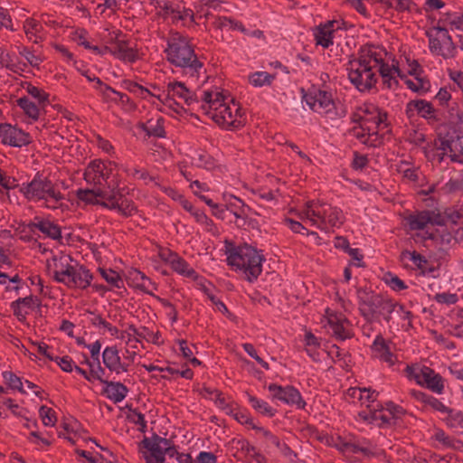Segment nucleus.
I'll list each match as a JSON object with an SVG mask.
<instances>
[{"label": "nucleus", "mask_w": 463, "mask_h": 463, "mask_svg": "<svg viewBox=\"0 0 463 463\" xmlns=\"http://www.w3.org/2000/svg\"><path fill=\"white\" fill-rule=\"evenodd\" d=\"M387 52L374 45H366L360 49L358 57L350 60L346 65L348 79L359 91H368L377 82L379 72L383 82L392 89L398 85L396 76L400 71L394 64L390 65Z\"/></svg>", "instance_id": "f257e3e1"}, {"label": "nucleus", "mask_w": 463, "mask_h": 463, "mask_svg": "<svg viewBox=\"0 0 463 463\" xmlns=\"http://www.w3.org/2000/svg\"><path fill=\"white\" fill-rule=\"evenodd\" d=\"M202 101V109L219 126L226 129H237L244 125L245 117L239 103L222 92L203 91Z\"/></svg>", "instance_id": "f03ea898"}, {"label": "nucleus", "mask_w": 463, "mask_h": 463, "mask_svg": "<svg viewBox=\"0 0 463 463\" xmlns=\"http://www.w3.org/2000/svg\"><path fill=\"white\" fill-rule=\"evenodd\" d=\"M77 198L91 205H101L110 210H117L125 216L131 215L135 206L131 201L127 200L119 190V181L112 180L107 189H79Z\"/></svg>", "instance_id": "7ed1b4c3"}, {"label": "nucleus", "mask_w": 463, "mask_h": 463, "mask_svg": "<svg viewBox=\"0 0 463 463\" xmlns=\"http://www.w3.org/2000/svg\"><path fill=\"white\" fill-rule=\"evenodd\" d=\"M299 218L320 230H326L327 226L339 227L345 222L340 208L320 201L307 202L305 209L299 213Z\"/></svg>", "instance_id": "20e7f679"}, {"label": "nucleus", "mask_w": 463, "mask_h": 463, "mask_svg": "<svg viewBox=\"0 0 463 463\" xmlns=\"http://www.w3.org/2000/svg\"><path fill=\"white\" fill-rule=\"evenodd\" d=\"M167 60L175 66L189 70L192 77H198L203 63L197 59L188 39L178 33L168 40Z\"/></svg>", "instance_id": "39448f33"}, {"label": "nucleus", "mask_w": 463, "mask_h": 463, "mask_svg": "<svg viewBox=\"0 0 463 463\" xmlns=\"http://www.w3.org/2000/svg\"><path fill=\"white\" fill-rule=\"evenodd\" d=\"M24 197L32 202H43L50 209H57L64 199L59 186L46 177L36 175L20 189Z\"/></svg>", "instance_id": "423d86ee"}, {"label": "nucleus", "mask_w": 463, "mask_h": 463, "mask_svg": "<svg viewBox=\"0 0 463 463\" xmlns=\"http://www.w3.org/2000/svg\"><path fill=\"white\" fill-rule=\"evenodd\" d=\"M139 448L146 449L144 452L146 463H165V455L169 458L176 457L179 463H191L193 460L190 454L179 453L172 439L161 436H145Z\"/></svg>", "instance_id": "0eeeda50"}, {"label": "nucleus", "mask_w": 463, "mask_h": 463, "mask_svg": "<svg viewBox=\"0 0 463 463\" xmlns=\"http://www.w3.org/2000/svg\"><path fill=\"white\" fill-rule=\"evenodd\" d=\"M264 260L263 255L248 244L232 250L227 257L228 264L242 270L249 282H253L261 274Z\"/></svg>", "instance_id": "6e6552de"}, {"label": "nucleus", "mask_w": 463, "mask_h": 463, "mask_svg": "<svg viewBox=\"0 0 463 463\" xmlns=\"http://www.w3.org/2000/svg\"><path fill=\"white\" fill-rule=\"evenodd\" d=\"M357 295L359 311L369 323L380 317H383L386 322H390L393 311L401 310L398 303L381 295L371 294L362 288L357 289Z\"/></svg>", "instance_id": "1a4fd4ad"}, {"label": "nucleus", "mask_w": 463, "mask_h": 463, "mask_svg": "<svg viewBox=\"0 0 463 463\" xmlns=\"http://www.w3.org/2000/svg\"><path fill=\"white\" fill-rule=\"evenodd\" d=\"M157 99L175 112H179L184 105L192 106L199 102L192 91L179 81L168 83L166 90L157 95Z\"/></svg>", "instance_id": "9d476101"}, {"label": "nucleus", "mask_w": 463, "mask_h": 463, "mask_svg": "<svg viewBox=\"0 0 463 463\" xmlns=\"http://www.w3.org/2000/svg\"><path fill=\"white\" fill-rule=\"evenodd\" d=\"M406 373L408 378L415 380L418 384L426 386L434 392L441 393L444 390L442 377L428 366H407Z\"/></svg>", "instance_id": "9b49d317"}, {"label": "nucleus", "mask_w": 463, "mask_h": 463, "mask_svg": "<svg viewBox=\"0 0 463 463\" xmlns=\"http://www.w3.org/2000/svg\"><path fill=\"white\" fill-rule=\"evenodd\" d=\"M84 180L95 186L107 184L109 190V183L112 180H118L113 174L111 163H105L100 160L91 161L84 171Z\"/></svg>", "instance_id": "f8f14e48"}, {"label": "nucleus", "mask_w": 463, "mask_h": 463, "mask_svg": "<svg viewBox=\"0 0 463 463\" xmlns=\"http://www.w3.org/2000/svg\"><path fill=\"white\" fill-rule=\"evenodd\" d=\"M314 438L315 440L326 446L336 448L346 457L357 452H362L366 457L373 455L369 449L347 441L343 436H314Z\"/></svg>", "instance_id": "ddd939ff"}, {"label": "nucleus", "mask_w": 463, "mask_h": 463, "mask_svg": "<svg viewBox=\"0 0 463 463\" xmlns=\"http://www.w3.org/2000/svg\"><path fill=\"white\" fill-rule=\"evenodd\" d=\"M121 33L119 31L109 33V38L107 43L113 44V49L110 50V53L117 59L125 62H134L137 58V51L129 46L128 41L120 39Z\"/></svg>", "instance_id": "4468645a"}, {"label": "nucleus", "mask_w": 463, "mask_h": 463, "mask_svg": "<svg viewBox=\"0 0 463 463\" xmlns=\"http://www.w3.org/2000/svg\"><path fill=\"white\" fill-rule=\"evenodd\" d=\"M304 98L309 108L317 113L327 114L335 109L332 94L326 90H314Z\"/></svg>", "instance_id": "2eb2a0df"}, {"label": "nucleus", "mask_w": 463, "mask_h": 463, "mask_svg": "<svg viewBox=\"0 0 463 463\" xmlns=\"http://www.w3.org/2000/svg\"><path fill=\"white\" fill-rule=\"evenodd\" d=\"M364 115L360 116V123L364 126V129L368 132L378 134V130L387 128V115L382 113L376 107L370 105L365 106L363 110Z\"/></svg>", "instance_id": "dca6fc26"}, {"label": "nucleus", "mask_w": 463, "mask_h": 463, "mask_svg": "<svg viewBox=\"0 0 463 463\" xmlns=\"http://www.w3.org/2000/svg\"><path fill=\"white\" fill-rule=\"evenodd\" d=\"M268 389L273 399L279 400L288 405H295L298 409H304L306 406V402L302 399L300 392L291 385L282 387L271 383L269 385Z\"/></svg>", "instance_id": "f3484780"}, {"label": "nucleus", "mask_w": 463, "mask_h": 463, "mask_svg": "<svg viewBox=\"0 0 463 463\" xmlns=\"http://www.w3.org/2000/svg\"><path fill=\"white\" fill-rule=\"evenodd\" d=\"M400 412V409L393 407V411L392 410H370L369 412L361 411L359 416L364 420L369 421L370 423L378 426L380 428H385L387 426L395 425L398 420V417L396 413Z\"/></svg>", "instance_id": "a211bd4d"}, {"label": "nucleus", "mask_w": 463, "mask_h": 463, "mask_svg": "<svg viewBox=\"0 0 463 463\" xmlns=\"http://www.w3.org/2000/svg\"><path fill=\"white\" fill-rule=\"evenodd\" d=\"M0 139L5 145L18 147L31 143L28 133L10 124L0 125Z\"/></svg>", "instance_id": "6ab92c4d"}, {"label": "nucleus", "mask_w": 463, "mask_h": 463, "mask_svg": "<svg viewBox=\"0 0 463 463\" xmlns=\"http://www.w3.org/2000/svg\"><path fill=\"white\" fill-rule=\"evenodd\" d=\"M327 325L336 339L344 341L352 338L354 335L350 322L342 314H328Z\"/></svg>", "instance_id": "aec40b11"}, {"label": "nucleus", "mask_w": 463, "mask_h": 463, "mask_svg": "<svg viewBox=\"0 0 463 463\" xmlns=\"http://www.w3.org/2000/svg\"><path fill=\"white\" fill-rule=\"evenodd\" d=\"M104 365L112 373L119 374L128 371V364L121 362L118 350L116 346H108L102 354Z\"/></svg>", "instance_id": "412c9836"}, {"label": "nucleus", "mask_w": 463, "mask_h": 463, "mask_svg": "<svg viewBox=\"0 0 463 463\" xmlns=\"http://www.w3.org/2000/svg\"><path fill=\"white\" fill-rule=\"evenodd\" d=\"M414 111L418 113L421 118L436 122L439 120L436 109L432 104L424 99L411 100L406 106V114L408 117H412Z\"/></svg>", "instance_id": "4be33fe9"}, {"label": "nucleus", "mask_w": 463, "mask_h": 463, "mask_svg": "<svg viewBox=\"0 0 463 463\" xmlns=\"http://www.w3.org/2000/svg\"><path fill=\"white\" fill-rule=\"evenodd\" d=\"M74 267L75 266L70 264V259L68 257L53 259V279L68 286L72 272L74 271Z\"/></svg>", "instance_id": "5701e85b"}, {"label": "nucleus", "mask_w": 463, "mask_h": 463, "mask_svg": "<svg viewBox=\"0 0 463 463\" xmlns=\"http://www.w3.org/2000/svg\"><path fill=\"white\" fill-rule=\"evenodd\" d=\"M161 258L165 259L171 265V268L178 274L190 278L196 279L197 275L195 270L190 267V265L176 253L168 251V256L165 257V254H160Z\"/></svg>", "instance_id": "b1692460"}, {"label": "nucleus", "mask_w": 463, "mask_h": 463, "mask_svg": "<svg viewBox=\"0 0 463 463\" xmlns=\"http://www.w3.org/2000/svg\"><path fill=\"white\" fill-rule=\"evenodd\" d=\"M97 380L100 381L106 385L103 392L107 398L113 401L114 402H120L127 396L128 390L123 383L118 382L105 381L100 376H97Z\"/></svg>", "instance_id": "393cba45"}, {"label": "nucleus", "mask_w": 463, "mask_h": 463, "mask_svg": "<svg viewBox=\"0 0 463 463\" xmlns=\"http://www.w3.org/2000/svg\"><path fill=\"white\" fill-rule=\"evenodd\" d=\"M372 349L376 358L387 363L390 366L396 363V356L391 352L390 347L382 335L376 336Z\"/></svg>", "instance_id": "a878e982"}, {"label": "nucleus", "mask_w": 463, "mask_h": 463, "mask_svg": "<svg viewBox=\"0 0 463 463\" xmlns=\"http://www.w3.org/2000/svg\"><path fill=\"white\" fill-rule=\"evenodd\" d=\"M137 128L145 131L148 137H164L165 136L162 117L150 118L146 122H139Z\"/></svg>", "instance_id": "bb28decb"}, {"label": "nucleus", "mask_w": 463, "mask_h": 463, "mask_svg": "<svg viewBox=\"0 0 463 463\" xmlns=\"http://www.w3.org/2000/svg\"><path fill=\"white\" fill-rule=\"evenodd\" d=\"M441 146L443 150L449 149V156L452 162L463 164V136L451 141H442Z\"/></svg>", "instance_id": "cd10ccee"}, {"label": "nucleus", "mask_w": 463, "mask_h": 463, "mask_svg": "<svg viewBox=\"0 0 463 463\" xmlns=\"http://www.w3.org/2000/svg\"><path fill=\"white\" fill-rule=\"evenodd\" d=\"M92 275L90 270L83 266L75 265L71 279H70V288H86L90 286Z\"/></svg>", "instance_id": "c85d7f7f"}, {"label": "nucleus", "mask_w": 463, "mask_h": 463, "mask_svg": "<svg viewBox=\"0 0 463 463\" xmlns=\"http://www.w3.org/2000/svg\"><path fill=\"white\" fill-rule=\"evenodd\" d=\"M350 133L364 145L369 146H377L381 143V138L378 134L368 132L364 129V126L360 123L359 126L354 127Z\"/></svg>", "instance_id": "c756f323"}, {"label": "nucleus", "mask_w": 463, "mask_h": 463, "mask_svg": "<svg viewBox=\"0 0 463 463\" xmlns=\"http://www.w3.org/2000/svg\"><path fill=\"white\" fill-rule=\"evenodd\" d=\"M128 341L131 340L130 336L134 335L136 336L135 340L139 342L141 338L146 339L149 342H152L156 345H160L161 335L157 332H153L146 327H142L140 330L137 329L135 326L130 325L128 328Z\"/></svg>", "instance_id": "7c9ffc66"}, {"label": "nucleus", "mask_w": 463, "mask_h": 463, "mask_svg": "<svg viewBox=\"0 0 463 463\" xmlns=\"http://www.w3.org/2000/svg\"><path fill=\"white\" fill-rule=\"evenodd\" d=\"M406 220L411 230H422L431 221L430 211H421L413 214H410Z\"/></svg>", "instance_id": "2f4dec72"}, {"label": "nucleus", "mask_w": 463, "mask_h": 463, "mask_svg": "<svg viewBox=\"0 0 463 463\" xmlns=\"http://www.w3.org/2000/svg\"><path fill=\"white\" fill-rule=\"evenodd\" d=\"M32 226L37 228L40 232L53 240H59L61 238L60 227L50 221L39 220L38 222H33Z\"/></svg>", "instance_id": "473e14b6"}, {"label": "nucleus", "mask_w": 463, "mask_h": 463, "mask_svg": "<svg viewBox=\"0 0 463 463\" xmlns=\"http://www.w3.org/2000/svg\"><path fill=\"white\" fill-rule=\"evenodd\" d=\"M335 22H328L326 24L319 27L315 34L317 44L327 48L333 44V33Z\"/></svg>", "instance_id": "72a5a7b5"}, {"label": "nucleus", "mask_w": 463, "mask_h": 463, "mask_svg": "<svg viewBox=\"0 0 463 463\" xmlns=\"http://www.w3.org/2000/svg\"><path fill=\"white\" fill-rule=\"evenodd\" d=\"M364 393H366V401L368 402H374L376 399L375 392L369 389H361L357 387L349 388L346 392V396L352 400V402H354L355 400H358L364 404Z\"/></svg>", "instance_id": "f704fd0d"}, {"label": "nucleus", "mask_w": 463, "mask_h": 463, "mask_svg": "<svg viewBox=\"0 0 463 463\" xmlns=\"http://www.w3.org/2000/svg\"><path fill=\"white\" fill-rule=\"evenodd\" d=\"M17 104L29 118H33V120H37L39 118L40 110L38 106L30 100L29 98H20L17 100Z\"/></svg>", "instance_id": "c9c22d12"}, {"label": "nucleus", "mask_w": 463, "mask_h": 463, "mask_svg": "<svg viewBox=\"0 0 463 463\" xmlns=\"http://www.w3.org/2000/svg\"><path fill=\"white\" fill-rule=\"evenodd\" d=\"M248 397L252 408L259 413L269 417H272L275 414L276 410L270 407L268 402L259 400L255 396L250 394L248 395Z\"/></svg>", "instance_id": "e433bc0d"}, {"label": "nucleus", "mask_w": 463, "mask_h": 463, "mask_svg": "<svg viewBox=\"0 0 463 463\" xmlns=\"http://www.w3.org/2000/svg\"><path fill=\"white\" fill-rule=\"evenodd\" d=\"M214 25L218 29H223L225 27H230L232 29L240 30L243 33H248V30L243 26L241 22L232 20L229 17L219 16L214 21Z\"/></svg>", "instance_id": "4c0bfd02"}, {"label": "nucleus", "mask_w": 463, "mask_h": 463, "mask_svg": "<svg viewBox=\"0 0 463 463\" xmlns=\"http://www.w3.org/2000/svg\"><path fill=\"white\" fill-rule=\"evenodd\" d=\"M275 76L265 71H257L249 78L250 83L254 87L270 85Z\"/></svg>", "instance_id": "58836bf2"}, {"label": "nucleus", "mask_w": 463, "mask_h": 463, "mask_svg": "<svg viewBox=\"0 0 463 463\" xmlns=\"http://www.w3.org/2000/svg\"><path fill=\"white\" fill-rule=\"evenodd\" d=\"M402 260H411L420 269H424L427 264L425 257L418 253L417 251L403 250L401 254Z\"/></svg>", "instance_id": "ea45409f"}, {"label": "nucleus", "mask_w": 463, "mask_h": 463, "mask_svg": "<svg viewBox=\"0 0 463 463\" xmlns=\"http://www.w3.org/2000/svg\"><path fill=\"white\" fill-rule=\"evenodd\" d=\"M61 426L64 431H66L68 434H80L81 432L86 431L83 430L80 422L73 417L64 419Z\"/></svg>", "instance_id": "a19ab883"}, {"label": "nucleus", "mask_w": 463, "mask_h": 463, "mask_svg": "<svg viewBox=\"0 0 463 463\" xmlns=\"http://www.w3.org/2000/svg\"><path fill=\"white\" fill-rule=\"evenodd\" d=\"M444 23L451 30H463V14L459 13L447 14Z\"/></svg>", "instance_id": "79ce46f5"}, {"label": "nucleus", "mask_w": 463, "mask_h": 463, "mask_svg": "<svg viewBox=\"0 0 463 463\" xmlns=\"http://www.w3.org/2000/svg\"><path fill=\"white\" fill-rule=\"evenodd\" d=\"M101 276L103 279L109 283L110 285L116 287V288H121L123 281L121 277L118 275V272L112 270V269H99Z\"/></svg>", "instance_id": "37998d69"}, {"label": "nucleus", "mask_w": 463, "mask_h": 463, "mask_svg": "<svg viewBox=\"0 0 463 463\" xmlns=\"http://www.w3.org/2000/svg\"><path fill=\"white\" fill-rule=\"evenodd\" d=\"M39 415L45 426H53L57 420L54 411L44 405L40 407Z\"/></svg>", "instance_id": "c03bdc74"}, {"label": "nucleus", "mask_w": 463, "mask_h": 463, "mask_svg": "<svg viewBox=\"0 0 463 463\" xmlns=\"http://www.w3.org/2000/svg\"><path fill=\"white\" fill-rule=\"evenodd\" d=\"M39 27H41L40 24L34 19H27L24 24V33L29 40H33L34 43H37L36 33L39 31Z\"/></svg>", "instance_id": "a18cd8bd"}, {"label": "nucleus", "mask_w": 463, "mask_h": 463, "mask_svg": "<svg viewBox=\"0 0 463 463\" xmlns=\"http://www.w3.org/2000/svg\"><path fill=\"white\" fill-rule=\"evenodd\" d=\"M3 377L5 380V382L8 383V385L12 389H16L22 393H25V391L23 388V383L20 377L15 375L12 372H5L3 373Z\"/></svg>", "instance_id": "49530a36"}, {"label": "nucleus", "mask_w": 463, "mask_h": 463, "mask_svg": "<svg viewBox=\"0 0 463 463\" xmlns=\"http://www.w3.org/2000/svg\"><path fill=\"white\" fill-rule=\"evenodd\" d=\"M398 172L409 181L416 182L418 180V173L415 168L410 167L408 163L402 162L398 165Z\"/></svg>", "instance_id": "de8ad7c7"}, {"label": "nucleus", "mask_w": 463, "mask_h": 463, "mask_svg": "<svg viewBox=\"0 0 463 463\" xmlns=\"http://www.w3.org/2000/svg\"><path fill=\"white\" fill-rule=\"evenodd\" d=\"M385 282L393 289V290H403L407 288L405 283L397 276L392 275V273L385 274L384 277Z\"/></svg>", "instance_id": "09e8293b"}, {"label": "nucleus", "mask_w": 463, "mask_h": 463, "mask_svg": "<svg viewBox=\"0 0 463 463\" xmlns=\"http://www.w3.org/2000/svg\"><path fill=\"white\" fill-rule=\"evenodd\" d=\"M434 299L440 304L452 305L458 302V298L457 294L443 292L437 293L434 296Z\"/></svg>", "instance_id": "8fccbe9b"}, {"label": "nucleus", "mask_w": 463, "mask_h": 463, "mask_svg": "<svg viewBox=\"0 0 463 463\" xmlns=\"http://www.w3.org/2000/svg\"><path fill=\"white\" fill-rule=\"evenodd\" d=\"M242 347L244 349V351L250 355L251 356L253 359L256 360V362L261 365L263 368H265L266 370L269 369V364L267 362H265L262 358H260L258 354H257V352L254 348V346L251 345V344H249V343H246V344H243L242 345Z\"/></svg>", "instance_id": "3c124183"}, {"label": "nucleus", "mask_w": 463, "mask_h": 463, "mask_svg": "<svg viewBox=\"0 0 463 463\" xmlns=\"http://www.w3.org/2000/svg\"><path fill=\"white\" fill-rule=\"evenodd\" d=\"M20 55L24 57L26 61L29 62V64L33 67H39L41 62L43 61L42 58L38 55H35L33 52H32L29 49L24 48L22 51H20Z\"/></svg>", "instance_id": "603ef678"}, {"label": "nucleus", "mask_w": 463, "mask_h": 463, "mask_svg": "<svg viewBox=\"0 0 463 463\" xmlns=\"http://www.w3.org/2000/svg\"><path fill=\"white\" fill-rule=\"evenodd\" d=\"M146 277L143 272L136 269L128 272V280L137 289H139V284H143Z\"/></svg>", "instance_id": "864d4df0"}, {"label": "nucleus", "mask_w": 463, "mask_h": 463, "mask_svg": "<svg viewBox=\"0 0 463 463\" xmlns=\"http://www.w3.org/2000/svg\"><path fill=\"white\" fill-rule=\"evenodd\" d=\"M425 405L442 413H448L449 411V408L446 405H444L439 400L432 396H429L428 400H426Z\"/></svg>", "instance_id": "5fc2aeb1"}, {"label": "nucleus", "mask_w": 463, "mask_h": 463, "mask_svg": "<svg viewBox=\"0 0 463 463\" xmlns=\"http://www.w3.org/2000/svg\"><path fill=\"white\" fill-rule=\"evenodd\" d=\"M130 175L134 178L143 180L145 184H148V182H154L156 184V182H157V178L151 176L146 170L134 168L131 170Z\"/></svg>", "instance_id": "6e6d98bb"}, {"label": "nucleus", "mask_w": 463, "mask_h": 463, "mask_svg": "<svg viewBox=\"0 0 463 463\" xmlns=\"http://www.w3.org/2000/svg\"><path fill=\"white\" fill-rule=\"evenodd\" d=\"M128 419L131 420L136 424L139 425L138 431H146V421L145 417L142 413L138 412L137 411H132L128 415Z\"/></svg>", "instance_id": "4d7b16f0"}, {"label": "nucleus", "mask_w": 463, "mask_h": 463, "mask_svg": "<svg viewBox=\"0 0 463 463\" xmlns=\"http://www.w3.org/2000/svg\"><path fill=\"white\" fill-rule=\"evenodd\" d=\"M286 222L288 223L289 229L296 233H304V232H307V235H317L314 232H307V230L299 222L294 221L292 219H286Z\"/></svg>", "instance_id": "13d9d810"}, {"label": "nucleus", "mask_w": 463, "mask_h": 463, "mask_svg": "<svg viewBox=\"0 0 463 463\" xmlns=\"http://www.w3.org/2000/svg\"><path fill=\"white\" fill-rule=\"evenodd\" d=\"M234 419L241 424H243V425H249L250 428L249 430H260L259 428H257L253 421H252V419L245 412H241V411H239V412H236L234 414Z\"/></svg>", "instance_id": "bf43d9fd"}, {"label": "nucleus", "mask_w": 463, "mask_h": 463, "mask_svg": "<svg viewBox=\"0 0 463 463\" xmlns=\"http://www.w3.org/2000/svg\"><path fill=\"white\" fill-rule=\"evenodd\" d=\"M26 90L28 94L38 100L39 104L44 102L47 99L45 93L35 86L29 85Z\"/></svg>", "instance_id": "052dcab7"}, {"label": "nucleus", "mask_w": 463, "mask_h": 463, "mask_svg": "<svg viewBox=\"0 0 463 463\" xmlns=\"http://www.w3.org/2000/svg\"><path fill=\"white\" fill-rule=\"evenodd\" d=\"M21 306H24L28 308H33L34 306L39 307L41 306V301L39 298L33 296H28L25 298H20L16 299Z\"/></svg>", "instance_id": "680f3d73"}, {"label": "nucleus", "mask_w": 463, "mask_h": 463, "mask_svg": "<svg viewBox=\"0 0 463 463\" xmlns=\"http://www.w3.org/2000/svg\"><path fill=\"white\" fill-rule=\"evenodd\" d=\"M0 65L13 71V61L9 52L0 46Z\"/></svg>", "instance_id": "e2e57ef3"}, {"label": "nucleus", "mask_w": 463, "mask_h": 463, "mask_svg": "<svg viewBox=\"0 0 463 463\" xmlns=\"http://www.w3.org/2000/svg\"><path fill=\"white\" fill-rule=\"evenodd\" d=\"M305 342H306V345L308 347V348H307V352L310 355H311V354H310V352H311L310 347L317 348V347L320 346L319 340L311 332H307L306 333V335H305Z\"/></svg>", "instance_id": "0e129e2a"}, {"label": "nucleus", "mask_w": 463, "mask_h": 463, "mask_svg": "<svg viewBox=\"0 0 463 463\" xmlns=\"http://www.w3.org/2000/svg\"><path fill=\"white\" fill-rule=\"evenodd\" d=\"M156 289V285L147 277L145 278L143 284H139V290L149 295H154Z\"/></svg>", "instance_id": "69168bd1"}, {"label": "nucleus", "mask_w": 463, "mask_h": 463, "mask_svg": "<svg viewBox=\"0 0 463 463\" xmlns=\"http://www.w3.org/2000/svg\"><path fill=\"white\" fill-rule=\"evenodd\" d=\"M90 318L89 321L94 326L98 327H103L105 328L108 326L109 322H107L100 315L95 314L93 312H89Z\"/></svg>", "instance_id": "338daca9"}, {"label": "nucleus", "mask_w": 463, "mask_h": 463, "mask_svg": "<svg viewBox=\"0 0 463 463\" xmlns=\"http://www.w3.org/2000/svg\"><path fill=\"white\" fill-rule=\"evenodd\" d=\"M196 461L198 463H217L216 456L212 452H200Z\"/></svg>", "instance_id": "774afa93"}]
</instances>
